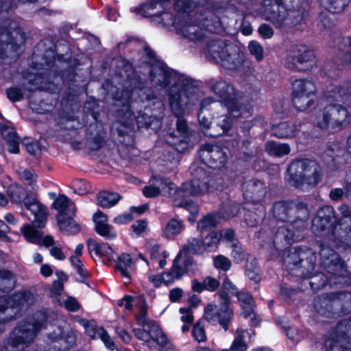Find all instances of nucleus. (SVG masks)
Masks as SVG:
<instances>
[{
  "label": "nucleus",
  "mask_w": 351,
  "mask_h": 351,
  "mask_svg": "<svg viewBox=\"0 0 351 351\" xmlns=\"http://www.w3.org/2000/svg\"><path fill=\"white\" fill-rule=\"evenodd\" d=\"M34 322H25L17 326L10 333L5 346L1 351H24L33 341L36 332L44 326L49 332L48 338L51 341H60V348L67 349L74 343L75 337L70 326L64 322L58 325L47 322L45 313L38 314Z\"/></svg>",
  "instance_id": "nucleus-1"
},
{
  "label": "nucleus",
  "mask_w": 351,
  "mask_h": 351,
  "mask_svg": "<svg viewBox=\"0 0 351 351\" xmlns=\"http://www.w3.org/2000/svg\"><path fill=\"white\" fill-rule=\"evenodd\" d=\"M150 80L155 88L169 93L171 110H182L195 105L198 101L197 89L186 76L170 70L163 62L152 65Z\"/></svg>",
  "instance_id": "nucleus-2"
},
{
  "label": "nucleus",
  "mask_w": 351,
  "mask_h": 351,
  "mask_svg": "<svg viewBox=\"0 0 351 351\" xmlns=\"http://www.w3.org/2000/svg\"><path fill=\"white\" fill-rule=\"evenodd\" d=\"M193 9L196 10L194 16L179 22L177 31L184 38L195 43L207 42L212 33L217 32L221 27V9L214 8L206 0L195 3L188 12Z\"/></svg>",
  "instance_id": "nucleus-3"
},
{
  "label": "nucleus",
  "mask_w": 351,
  "mask_h": 351,
  "mask_svg": "<svg viewBox=\"0 0 351 351\" xmlns=\"http://www.w3.org/2000/svg\"><path fill=\"white\" fill-rule=\"evenodd\" d=\"M15 285L13 274L6 270L0 271V332L4 330L3 324L25 311L35 302L34 295L29 291L16 293L5 298V293Z\"/></svg>",
  "instance_id": "nucleus-4"
},
{
  "label": "nucleus",
  "mask_w": 351,
  "mask_h": 351,
  "mask_svg": "<svg viewBox=\"0 0 351 351\" xmlns=\"http://www.w3.org/2000/svg\"><path fill=\"white\" fill-rule=\"evenodd\" d=\"M136 315L138 324L143 329H134L135 336L145 342L150 351H156L158 346L164 347L167 345V337L161 330L159 325L149 320L146 316V306L144 310Z\"/></svg>",
  "instance_id": "nucleus-5"
},
{
  "label": "nucleus",
  "mask_w": 351,
  "mask_h": 351,
  "mask_svg": "<svg viewBox=\"0 0 351 351\" xmlns=\"http://www.w3.org/2000/svg\"><path fill=\"white\" fill-rule=\"evenodd\" d=\"M222 288L223 291L219 293L222 300L220 308L216 311L215 304H208L204 309V317L211 323L218 321L224 330L226 331L228 328V322L232 315V312L228 306L229 299L228 295H235L238 291L236 287L228 278L224 280Z\"/></svg>",
  "instance_id": "nucleus-6"
},
{
  "label": "nucleus",
  "mask_w": 351,
  "mask_h": 351,
  "mask_svg": "<svg viewBox=\"0 0 351 351\" xmlns=\"http://www.w3.org/2000/svg\"><path fill=\"white\" fill-rule=\"evenodd\" d=\"M289 182L299 188L304 184L315 186L319 181V172L314 162L307 159L293 161L288 168Z\"/></svg>",
  "instance_id": "nucleus-7"
},
{
  "label": "nucleus",
  "mask_w": 351,
  "mask_h": 351,
  "mask_svg": "<svg viewBox=\"0 0 351 351\" xmlns=\"http://www.w3.org/2000/svg\"><path fill=\"white\" fill-rule=\"evenodd\" d=\"M205 53L215 62L229 69H236L242 62L243 56L237 51L230 52L231 46H228L221 40H210L207 42Z\"/></svg>",
  "instance_id": "nucleus-8"
},
{
  "label": "nucleus",
  "mask_w": 351,
  "mask_h": 351,
  "mask_svg": "<svg viewBox=\"0 0 351 351\" xmlns=\"http://www.w3.org/2000/svg\"><path fill=\"white\" fill-rule=\"evenodd\" d=\"M133 84H136V82H133L127 80L124 81L123 84L121 85L123 88L121 90H120L121 88L119 87L115 94H114V90L112 89L110 90V94L113 95L116 100L122 101L124 106L128 104L130 101L152 102L154 105L160 104V99L151 93L149 90L144 89L141 87L131 88L129 90V87Z\"/></svg>",
  "instance_id": "nucleus-9"
},
{
  "label": "nucleus",
  "mask_w": 351,
  "mask_h": 351,
  "mask_svg": "<svg viewBox=\"0 0 351 351\" xmlns=\"http://www.w3.org/2000/svg\"><path fill=\"white\" fill-rule=\"evenodd\" d=\"M177 117L176 122V134H170L167 137L168 143L171 144L178 152H184L190 147H193L197 143V134L189 130L186 122L180 114H176Z\"/></svg>",
  "instance_id": "nucleus-10"
},
{
  "label": "nucleus",
  "mask_w": 351,
  "mask_h": 351,
  "mask_svg": "<svg viewBox=\"0 0 351 351\" xmlns=\"http://www.w3.org/2000/svg\"><path fill=\"white\" fill-rule=\"evenodd\" d=\"M123 113V116L128 117L129 119L127 121H119L114 124L113 128H116L120 135H124L128 133V131L122 130L119 128L118 124H121L126 129H134V124L136 123L138 128H151L156 131L160 128L161 121L156 118L152 117L145 113L144 111H121Z\"/></svg>",
  "instance_id": "nucleus-11"
},
{
  "label": "nucleus",
  "mask_w": 351,
  "mask_h": 351,
  "mask_svg": "<svg viewBox=\"0 0 351 351\" xmlns=\"http://www.w3.org/2000/svg\"><path fill=\"white\" fill-rule=\"evenodd\" d=\"M21 232L25 239L29 242L46 247H51L50 255L58 261L66 258L65 254L60 245H55L53 237L49 234L43 235L41 232L34 229L31 225L27 224L21 228Z\"/></svg>",
  "instance_id": "nucleus-12"
},
{
  "label": "nucleus",
  "mask_w": 351,
  "mask_h": 351,
  "mask_svg": "<svg viewBox=\"0 0 351 351\" xmlns=\"http://www.w3.org/2000/svg\"><path fill=\"white\" fill-rule=\"evenodd\" d=\"M316 91L315 84L309 80L296 79L292 82L291 97L298 108L312 107Z\"/></svg>",
  "instance_id": "nucleus-13"
},
{
  "label": "nucleus",
  "mask_w": 351,
  "mask_h": 351,
  "mask_svg": "<svg viewBox=\"0 0 351 351\" xmlns=\"http://www.w3.org/2000/svg\"><path fill=\"white\" fill-rule=\"evenodd\" d=\"M293 228L292 224L280 226L274 239L271 237V231L261 230L256 235L257 242L261 244L266 242L269 245L272 243V245L276 248L280 247V243L283 246L289 245L291 242L299 240V235H296L295 232H293Z\"/></svg>",
  "instance_id": "nucleus-14"
},
{
  "label": "nucleus",
  "mask_w": 351,
  "mask_h": 351,
  "mask_svg": "<svg viewBox=\"0 0 351 351\" xmlns=\"http://www.w3.org/2000/svg\"><path fill=\"white\" fill-rule=\"evenodd\" d=\"M316 118V124L323 132L333 133L339 131L348 123V111H319Z\"/></svg>",
  "instance_id": "nucleus-15"
},
{
  "label": "nucleus",
  "mask_w": 351,
  "mask_h": 351,
  "mask_svg": "<svg viewBox=\"0 0 351 351\" xmlns=\"http://www.w3.org/2000/svg\"><path fill=\"white\" fill-rule=\"evenodd\" d=\"M193 263L192 257L189 256L185 250H180L173 261L171 269L162 274L163 282L171 285L176 280L180 279L188 272L189 267Z\"/></svg>",
  "instance_id": "nucleus-16"
},
{
  "label": "nucleus",
  "mask_w": 351,
  "mask_h": 351,
  "mask_svg": "<svg viewBox=\"0 0 351 351\" xmlns=\"http://www.w3.org/2000/svg\"><path fill=\"white\" fill-rule=\"evenodd\" d=\"M221 239V234L214 231L208 234L202 241L193 238L182 250L191 256V254L202 253L204 251L212 252L217 249Z\"/></svg>",
  "instance_id": "nucleus-17"
},
{
  "label": "nucleus",
  "mask_w": 351,
  "mask_h": 351,
  "mask_svg": "<svg viewBox=\"0 0 351 351\" xmlns=\"http://www.w3.org/2000/svg\"><path fill=\"white\" fill-rule=\"evenodd\" d=\"M199 154L202 162L213 169L223 167L227 162L226 154L217 145L206 144Z\"/></svg>",
  "instance_id": "nucleus-18"
},
{
  "label": "nucleus",
  "mask_w": 351,
  "mask_h": 351,
  "mask_svg": "<svg viewBox=\"0 0 351 351\" xmlns=\"http://www.w3.org/2000/svg\"><path fill=\"white\" fill-rule=\"evenodd\" d=\"M322 263L328 271L335 276L344 277L347 272L346 265L337 254L328 246H322L320 250Z\"/></svg>",
  "instance_id": "nucleus-19"
},
{
  "label": "nucleus",
  "mask_w": 351,
  "mask_h": 351,
  "mask_svg": "<svg viewBox=\"0 0 351 351\" xmlns=\"http://www.w3.org/2000/svg\"><path fill=\"white\" fill-rule=\"evenodd\" d=\"M301 213L302 218H306L308 215V210L306 205L304 203L295 205L293 202H280L274 206V215L278 220L282 221H289L290 215L295 213V210Z\"/></svg>",
  "instance_id": "nucleus-20"
},
{
  "label": "nucleus",
  "mask_w": 351,
  "mask_h": 351,
  "mask_svg": "<svg viewBox=\"0 0 351 351\" xmlns=\"http://www.w3.org/2000/svg\"><path fill=\"white\" fill-rule=\"evenodd\" d=\"M25 208L34 216V224L38 228L45 226L48 213L46 206L42 204L34 195H27L23 199Z\"/></svg>",
  "instance_id": "nucleus-21"
},
{
  "label": "nucleus",
  "mask_w": 351,
  "mask_h": 351,
  "mask_svg": "<svg viewBox=\"0 0 351 351\" xmlns=\"http://www.w3.org/2000/svg\"><path fill=\"white\" fill-rule=\"evenodd\" d=\"M89 254L95 260H100L104 264L108 265L116 256L112 248L106 243H99L93 239L87 242Z\"/></svg>",
  "instance_id": "nucleus-22"
},
{
  "label": "nucleus",
  "mask_w": 351,
  "mask_h": 351,
  "mask_svg": "<svg viewBox=\"0 0 351 351\" xmlns=\"http://www.w3.org/2000/svg\"><path fill=\"white\" fill-rule=\"evenodd\" d=\"M208 178L204 177L193 178L190 181L185 182L180 187L178 188L177 195L183 196H199L208 191Z\"/></svg>",
  "instance_id": "nucleus-23"
},
{
  "label": "nucleus",
  "mask_w": 351,
  "mask_h": 351,
  "mask_svg": "<svg viewBox=\"0 0 351 351\" xmlns=\"http://www.w3.org/2000/svg\"><path fill=\"white\" fill-rule=\"evenodd\" d=\"M79 322L84 327L86 333L90 338L100 339L108 349L115 350L116 346L114 341L104 328L97 327L94 322H88L84 319H80Z\"/></svg>",
  "instance_id": "nucleus-24"
},
{
  "label": "nucleus",
  "mask_w": 351,
  "mask_h": 351,
  "mask_svg": "<svg viewBox=\"0 0 351 351\" xmlns=\"http://www.w3.org/2000/svg\"><path fill=\"white\" fill-rule=\"evenodd\" d=\"M213 92L225 100V104L229 110H239L238 101L232 97L234 93L232 87L226 81L220 80L212 86Z\"/></svg>",
  "instance_id": "nucleus-25"
},
{
  "label": "nucleus",
  "mask_w": 351,
  "mask_h": 351,
  "mask_svg": "<svg viewBox=\"0 0 351 351\" xmlns=\"http://www.w3.org/2000/svg\"><path fill=\"white\" fill-rule=\"evenodd\" d=\"M0 134L8 146V151L12 154L19 153L20 138L11 122H0Z\"/></svg>",
  "instance_id": "nucleus-26"
},
{
  "label": "nucleus",
  "mask_w": 351,
  "mask_h": 351,
  "mask_svg": "<svg viewBox=\"0 0 351 351\" xmlns=\"http://www.w3.org/2000/svg\"><path fill=\"white\" fill-rule=\"evenodd\" d=\"M96 232L101 237L112 240L116 238L117 232L108 223V216L101 211H97L93 215Z\"/></svg>",
  "instance_id": "nucleus-27"
},
{
  "label": "nucleus",
  "mask_w": 351,
  "mask_h": 351,
  "mask_svg": "<svg viewBox=\"0 0 351 351\" xmlns=\"http://www.w3.org/2000/svg\"><path fill=\"white\" fill-rule=\"evenodd\" d=\"M314 53L313 51L308 50L305 47L297 48L293 50L288 57V67L291 69L297 68L296 62L300 64L308 63L312 65L314 62Z\"/></svg>",
  "instance_id": "nucleus-28"
},
{
  "label": "nucleus",
  "mask_w": 351,
  "mask_h": 351,
  "mask_svg": "<svg viewBox=\"0 0 351 351\" xmlns=\"http://www.w3.org/2000/svg\"><path fill=\"white\" fill-rule=\"evenodd\" d=\"M53 208L58 211L57 221H62L67 215H74L75 207L74 203L65 195H59L53 203Z\"/></svg>",
  "instance_id": "nucleus-29"
},
{
  "label": "nucleus",
  "mask_w": 351,
  "mask_h": 351,
  "mask_svg": "<svg viewBox=\"0 0 351 351\" xmlns=\"http://www.w3.org/2000/svg\"><path fill=\"white\" fill-rule=\"evenodd\" d=\"M246 189L244 195L246 198H252L253 201H259L265 195V187L263 182L258 180H250L243 186Z\"/></svg>",
  "instance_id": "nucleus-30"
},
{
  "label": "nucleus",
  "mask_w": 351,
  "mask_h": 351,
  "mask_svg": "<svg viewBox=\"0 0 351 351\" xmlns=\"http://www.w3.org/2000/svg\"><path fill=\"white\" fill-rule=\"evenodd\" d=\"M116 270L125 279V283L130 282L133 269L132 258L129 254L123 253L117 258Z\"/></svg>",
  "instance_id": "nucleus-31"
},
{
  "label": "nucleus",
  "mask_w": 351,
  "mask_h": 351,
  "mask_svg": "<svg viewBox=\"0 0 351 351\" xmlns=\"http://www.w3.org/2000/svg\"><path fill=\"white\" fill-rule=\"evenodd\" d=\"M162 0H147L143 5L132 8L131 10L143 17H152L158 15V12H154L158 8H162Z\"/></svg>",
  "instance_id": "nucleus-32"
},
{
  "label": "nucleus",
  "mask_w": 351,
  "mask_h": 351,
  "mask_svg": "<svg viewBox=\"0 0 351 351\" xmlns=\"http://www.w3.org/2000/svg\"><path fill=\"white\" fill-rule=\"evenodd\" d=\"M184 230V223L181 219L178 218H172L168 221L165 226L162 229V237L173 240Z\"/></svg>",
  "instance_id": "nucleus-33"
},
{
  "label": "nucleus",
  "mask_w": 351,
  "mask_h": 351,
  "mask_svg": "<svg viewBox=\"0 0 351 351\" xmlns=\"http://www.w3.org/2000/svg\"><path fill=\"white\" fill-rule=\"evenodd\" d=\"M186 196L176 195L173 199L172 205L174 207H182L186 210L191 214V217L189 218V220L193 223L195 220L196 216L199 213V207L196 202L192 200L185 199Z\"/></svg>",
  "instance_id": "nucleus-34"
},
{
  "label": "nucleus",
  "mask_w": 351,
  "mask_h": 351,
  "mask_svg": "<svg viewBox=\"0 0 351 351\" xmlns=\"http://www.w3.org/2000/svg\"><path fill=\"white\" fill-rule=\"evenodd\" d=\"M156 186L160 189V194L174 197L177 195L178 188L169 179L164 178L160 176H154L152 178Z\"/></svg>",
  "instance_id": "nucleus-35"
},
{
  "label": "nucleus",
  "mask_w": 351,
  "mask_h": 351,
  "mask_svg": "<svg viewBox=\"0 0 351 351\" xmlns=\"http://www.w3.org/2000/svg\"><path fill=\"white\" fill-rule=\"evenodd\" d=\"M252 333V330H244L241 328L237 329L230 349L233 351H246L247 349L246 339L248 337V339H250Z\"/></svg>",
  "instance_id": "nucleus-36"
},
{
  "label": "nucleus",
  "mask_w": 351,
  "mask_h": 351,
  "mask_svg": "<svg viewBox=\"0 0 351 351\" xmlns=\"http://www.w3.org/2000/svg\"><path fill=\"white\" fill-rule=\"evenodd\" d=\"M245 209L247 210L244 215L245 221L250 226H254L258 224L265 216V211L262 206L255 208L258 213L252 210V208L250 205H246Z\"/></svg>",
  "instance_id": "nucleus-37"
},
{
  "label": "nucleus",
  "mask_w": 351,
  "mask_h": 351,
  "mask_svg": "<svg viewBox=\"0 0 351 351\" xmlns=\"http://www.w3.org/2000/svg\"><path fill=\"white\" fill-rule=\"evenodd\" d=\"M333 213V208L330 206H326L317 211V216L313 220V226L324 229L328 223L331 215Z\"/></svg>",
  "instance_id": "nucleus-38"
},
{
  "label": "nucleus",
  "mask_w": 351,
  "mask_h": 351,
  "mask_svg": "<svg viewBox=\"0 0 351 351\" xmlns=\"http://www.w3.org/2000/svg\"><path fill=\"white\" fill-rule=\"evenodd\" d=\"M73 215H67L62 219V221H57L62 232L66 234H76L80 231V226L73 219Z\"/></svg>",
  "instance_id": "nucleus-39"
},
{
  "label": "nucleus",
  "mask_w": 351,
  "mask_h": 351,
  "mask_svg": "<svg viewBox=\"0 0 351 351\" xmlns=\"http://www.w3.org/2000/svg\"><path fill=\"white\" fill-rule=\"evenodd\" d=\"M121 196L116 193L101 191L97 195V202L103 208H110L114 206L120 199Z\"/></svg>",
  "instance_id": "nucleus-40"
},
{
  "label": "nucleus",
  "mask_w": 351,
  "mask_h": 351,
  "mask_svg": "<svg viewBox=\"0 0 351 351\" xmlns=\"http://www.w3.org/2000/svg\"><path fill=\"white\" fill-rule=\"evenodd\" d=\"M118 304L128 311H132L134 305H136L140 309L144 310L145 307V300L143 296L133 298L127 295L119 301Z\"/></svg>",
  "instance_id": "nucleus-41"
},
{
  "label": "nucleus",
  "mask_w": 351,
  "mask_h": 351,
  "mask_svg": "<svg viewBox=\"0 0 351 351\" xmlns=\"http://www.w3.org/2000/svg\"><path fill=\"white\" fill-rule=\"evenodd\" d=\"M274 134L278 138H288L296 134L295 126L286 122L280 123L272 129Z\"/></svg>",
  "instance_id": "nucleus-42"
},
{
  "label": "nucleus",
  "mask_w": 351,
  "mask_h": 351,
  "mask_svg": "<svg viewBox=\"0 0 351 351\" xmlns=\"http://www.w3.org/2000/svg\"><path fill=\"white\" fill-rule=\"evenodd\" d=\"M149 252L152 259L156 261L160 268L166 265V258L169 256V254L167 251L162 250L160 245L157 243L152 244L150 247Z\"/></svg>",
  "instance_id": "nucleus-43"
},
{
  "label": "nucleus",
  "mask_w": 351,
  "mask_h": 351,
  "mask_svg": "<svg viewBox=\"0 0 351 351\" xmlns=\"http://www.w3.org/2000/svg\"><path fill=\"white\" fill-rule=\"evenodd\" d=\"M266 150L270 155L282 156L290 152V147L286 143H277L270 141L266 145Z\"/></svg>",
  "instance_id": "nucleus-44"
},
{
  "label": "nucleus",
  "mask_w": 351,
  "mask_h": 351,
  "mask_svg": "<svg viewBox=\"0 0 351 351\" xmlns=\"http://www.w3.org/2000/svg\"><path fill=\"white\" fill-rule=\"evenodd\" d=\"M245 274L249 280L255 283L260 282V269L258 267V262L255 258H252L250 261H247Z\"/></svg>",
  "instance_id": "nucleus-45"
},
{
  "label": "nucleus",
  "mask_w": 351,
  "mask_h": 351,
  "mask_svg": "<svg viewBox=\"0 0 351 351\" xmlns=\"http://www.w3.org/2000/svg\"><path fill=\"white\" fill-rule=\"evenodd\" d=\"M350 0H320L321 5L330 12H339Z\"/></svg>",
  "instance_id": "nucleus-46"
},
{
  "label": "nucleus",
  "mask_w": 351,
  "mask_h": 351,
  "mask_svg": "<svg viewBox=\"0 0 351 351\" xmlns=\"http://www.w3.org/2000/svg\"><path fill=\"white\" fill-rule=\"evenodd\" d=\"M219 223V216L217 214H208L204 217L197 223L200 231L208 230Z\"/></svg>",
  "instance_id": "nucleus-47"
},
{
  "label": "nucleus",
  "mask_w": 351,
  "mask_h": 351,
  "mask_svg": "<svg viewBox=\"0 0 351 351\" xmlns=\"http://www.w3.org/2000/svg\"><path fill=\"white\" fill-rule=\"evenodd\" d=\"M147 206L143 205L139 207H133L130 212H126L114 217V222L117 224H125L130 222L133 219L132 213L136 212L138 214L143 213L146 209Z\"/></svg>",
  "instance_id": "nucleus-48"
},
{
  "label": "nucleus",
  "mask_w": 351,
  "mask_h": 351,
  "mask_svg": "<svg viewBox=\"0 0 351 351\" xmlns=\"http://www.w3.org/2000/svg\"><path fill=\"white\" fill-rule=\"evenodd\" d=\"M238 300L242 308L245 311V316L250 314L252 311L253 298L248 293L237 292Z\"/></svg>",
  "instance_id": "nucleus-49"
},
{
  "label": "nucleus",
  "mask_w": 351,
  "mask_h": 351,
  "mask_svg": "<svg viewBox=\"0 0 351 351\" xmlns=\"http://www.w3.org/2000/svg\"><path fill=\"white\" fill-rule=\"evenodd\" d=\"M5 23H8V26L4 25L2 28H0V34L3 36L5 34L6 36H10L12 38H14L16 40L19 36L21 40H23L24 34L21 32L20 28L16 27L15 23L6 21Z\"/></svg>",
  "instance_id": "nucleus-50"
},
{
  "label": "nucleus",
  "mask_w": 351,
  "mask_h": 351,
  "mask_svg": "<svg viewBox=\"0 0 351 351\" xmlns=\"http://www.w3.org/2000/svg\"><path fill=\"white\" fill-rule=\"evenodd\" d=\"M344 341L345 338L343 337L341 339L330 337L326 340L325 345L328 351H351L343 346Z\"/></svg>",
  "instance_id": "nucleus-51"
},
{
  "label": "nucleus",
  "mask_w": 351,
  "mask_h": 351,
  "mask_svg": "<svg viewBox=\"0 0 351 351\" xmlns=\"http://www.w3.org/2000/svg\"><path fill=\"white\" fill-rule=\"evenodd\" d=\"M239 211V205L235 204H227L223 206L219 211V215L224 219H229L234 217Z\"/></svg>",
  "instance_id": "nucleus-52"
},
{
  "label": "nucleus",
  "mask_w": 351,
  "mask_h": 351,
  "mask_svg": "<svg viewBox=\"0 0 351 351\" xmlns=\"http://www.w3.org/2000/svg\"><path fill=\"white\" fill-rule=\"evenodd\" d=\"M248 49L251 55L254 56L257 61L260 62L263 59V49L258 42L250 41L248 44Z\"/></svg>",
  "instance_id": "nucleus-53"
},
{
  "label": "nucleus",
  "mask_w": 351,
  "mask_h": 351,
  "mask_svg": "<svg viewBox=\"0 0 351 351\" xmlns=\"http://www.w3.org/2000/svg\"><path fill=\"white\" fill-rule=\"evenodd\" d=\"M214 266L219 269L228 271L230 269L232 263L230 259L223 255H218L213 258Z\"/></svg>",
  "instance_id": "nucleus-54"
},
{
  "label": "nucleus",
  "mask_w": 351,
  "mask_h": 351,
  "mask_svg": "<svg viewBox=\"0 0 351 351\" xmlns=\"http://www.w3.org/2000/svg\"><path fill=\"white\" fill-rule=\"evenodd\" d=\"M232 123V120L230 117V114L228 112L226 116L221 117V119L219 121L217 125L221 129V133L219 134H210V136H217L221 134H226L230 128Z\"/></svg>",
  "instance_id": "nucleus-55"
},
{
  "label": "nucleus",
  "mask_w": 351,
  "mask_h": 351,
  "mask_svg": "<svg viewBox=\"0 0 351 351\" xmlns=\"http://www.w3.org/2000/svg\"><path fill=\"white\" fill-rule=\"evenodd\" d=\"M71 185L74 193L79 195H84L89 190L88 184L83 180L76 179L73 181Z\"/></svg>",
  "instance_id": "nucleus-56"
},
{
  "label": "nucleus",
  "mask_w": 351,
  "mask_h": 351,
  "mask_svg": "<svg viewBox=\"0 0 351 351\" xmlns=\"http://www.w3.org/2000/svg\"><path fill=\"white\" fill-rule=\"evenodd\" d=\"M70 261L82 278H84L88 276V271L84 268V265L80 259V256L72 255L70 257Z\"/></svg>",
  "instance_id": "nucleus-57"
},
{
  "label": "nucleus",
  "mask_w": 351,
  "mask_h": 351,
  "mask_svg": "<svg viewBox=\"0 0 351 351\" xmlns=\"http://www.w3.org/2000/svg\"><path fill=\"white\" fill-rule=\"evenodd\" d=\"M232 249L231 256L234 258L236 263H241L243 260L244 255L241 246L239 242L234 243L230 245Z\"/></svg>",
  "instance_id": "nucleus-58"
},
{
  "label": "nucleus",
  "mask_w": 351,
  "mask_h": 351,
  "mask_svg": "<svg viewBox=\"0 0 351 351\" xmlns=\"http://www.w3.org/2000/svg\"><path fill=\"white\" fill-rule=\"evenodd\" d=\"M143 193L147 197H154L160 195V189L158 186L154 184V181L151 178L149 185L143 188Z\"/></svg>",
  "instance_id": "nucleus-59"
},
{
  "label": "nucleus",
  "mask_w": 351,
  "mask_h": 351,
  "mask_svg": "<svg viewBox=\"0 0 351 351\" xmlns=\"http://www.w3.org/2000/svg\"><path fill=\"white\" fill-rule=\"evenodd\" d=\"M20 176L21 180L26 184L30 186H33L36 181L37 176L32 171L24 169L21 173Z\"/></svg>",
  "instance_id": "nucleus-60"
},
{
  "label": "nucleus",
  "mask_w": 351,
  "mask_h": 351,
  "mask_svg": "<svg viewBox=\"0 0 351 351\" xmlns=\"http://www.w3.org/2000/svg\"><path fill=\"white\" fill-rule=\"evenodd\" d=\"M156 16L161 17L160 23H162L165 26H169L171 25H174L176 27L179 23H176V19L173 16V15L169 12H158V15Z\"/></svg>",
  "instance_id": "nucleus-61"
},
{
  "label": "nucleus",
  "mask_w": 351,
  "mask_h": 351,
  "mask_svg": "<svg viewBox=\"0 0 351 351\" xmlns=\"http://www.w3.org/2000/svg\"><path fill=\"white\" fill-rule=\"evenodd\" d=\"M193 336L194 339L198 342H202L206 340L205 331L203 326L200 324L197 323L193 326Z\"/></svg>",
  "instance_id": "nucleus-62"
},
{
  "label": "nucleus",
  "mask_w": 351,
  "mask_h": 351,
  "mask_svg": "<svg viewBox=\"0 0 351 351\" xmlns=\"http://www.w3.org/2000/svg\"><path fill=\"white\" fill-rule=\"evenodd\" d=\"M208 111H199L197 114L198 120L202 128L207 129L209 128L211 120Z\"/></svg>",
  "instance_id": "nucleus-63"
},
{
  "label": "nucleus",
  "mask_w": 351,
  "mask_h": 351,
  "mask_svg": "<svg viewBox=\"0 0 351 351\" xmlns=\"http://www.w3.org/2000/svg\"><path fill=\"white\" fill-rule=\"evenodd\" d=\"M217 232L221 234V240L230 243V245H232L234 243L238 242L236 239H234V232L232 230L226 229Z\"/></svg>",
  "instance_id": "nucleus-64"
}]
</instances>
